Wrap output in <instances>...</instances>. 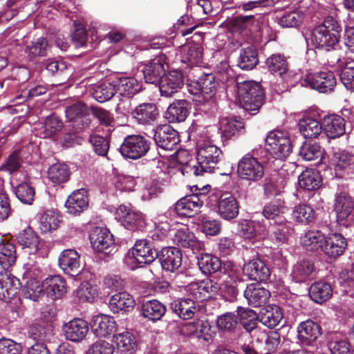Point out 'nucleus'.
<instances>
[{"instance_id":"nucleus-1","label":"nucleus","mask_w":354,"mask_h":354,"mask_svg":"<svg viewBox=\"0 0 354 354\" xmlns=\"http://www.w3.org/2000/svg\"><path fill=\"white\" fill-rule=\"evenodd\" d=\"M35 289L33 288V283H28L26 290H24L26 298L33 301L39 302L44 301L45 295H41L42 290L46 293V297H50L53 301L61 299L67 292V286L65 279L60 275L48 276L41 282V288L39 282H35Z\"/></svg>"},{"instance_id":"nucleus-2","label":"nucleus","mask_w":354,"mask_h":354,"mask_svg":"<svg viewBox=\"0 0 354 354\" xmlns=\"http://www.w3.org/2000/svg\"><path fill=\"white\" fill-rule=\"evenodd\" d=\"M341 31L342 28L337 21L328 16L312 30L309 39L315 48L329 51L335 49L338 44Z\"/></svg>"},{"instance_id":"nucleus-3","label":"nucleus","mask_w":354,"mask_h":354,"mask_svg":"<svg viewBox=\"0 0 354 354\" xmlns=\"http://www.w3.org/2000/svg\"><path fill=\"white\" fill-rule=\"evenodd\" d=\"M240 105L251 115L257 113L265 102V91L261 83L244 81L236 83Z\"/></svg>"},{"instance_id":"nucleus-4","label":"nucleus","mask_w":354,"mask_h":354,"mask_svg":"<svg viewBox=\"0 0 354 354\" xmlns=\"http://www.w3.org/2000/svg\"><path fill=\"white\" fill-rule=\"evenodd\" d=\"M223 153L217 146L212 144H203L197 149V164L200 165L201 171L220 176L227 175L231 169L225 171L222 167Z\"/></svg>"},{"instance_id":"nucleus-5","label":"nucleus","mask_w":354,"mask_h":354,"mask_svg":"<svg viewBox=\"0 0 354 354\" xmlns=\"http://www.w3.org/2000/svg\"><path fill=\"white\" fill-rule=\"evenodd\" d=\"M333 207L339 230L342 231V228L348 230L354 224L353 198L346 192H340L335 196Z\"/></svg>"},{"instance_id":"nucleus-6","label":"nucleus","mask_w":354,"mask_h":354,"mask_svg":"<svg viewBox=\"0 0 354 354\" xmlns=\"http://www.w3.org/2000/svg\"><path fill=\"white\" fill-rule=\"evenodd\" d=\"M266 147L275 159H285L292 153L293 145L286 132L275 130L268 135Z\"/></svg>"},{"instance_id":"nucleus-7","label":"nucleus","mask_w":354,"mask_h":354,"mask_svg":"<svg viewBox=\"0 0 354 354\" xmlns=\"http://www.w3.org/2000/svg\"><path fill=\"white\" fill-rule=\"evenodd\" d=\"M217 277L223 278V286H225L223 299L230 302L236 301L238 295L236 283L239 280L238 269L236 265L230 261L221 262V268H219Z\"/></svg>"},{"instance_id":"nucleus-8","label":"nucleus","mask_w":354,"mask_h":354,"mask_svg":"<svg viewBox=\"0 0 354 354\" xmlns=\"http://www.w3.org/2000/svg\"><path fill=\"white\" fill-rule=\"evenodd\" d=\"M151 141L140 135H129L120 147L121 155L128 159L137 160L145 156L149 151Z\"/></svg>"},{"instance_id":"nucleus-9","label":"nucleus","mask_w":354,"mask_h":354,"mask_svg":"<svg viewBox=\"0 0 354 354\" xmlns=\"http://www.w3.org/2000/svg\"><path fill=\"white\" fill-rule=\"evenodd\" d=\"M238 176L243 180L257 183L264 175V168L258 159L248 153L241 158L237 165Z\"/></svg>"},{"instance_id":"nucleus-10","label":"nucleus","mask_w":354,"mask_h":354,"mask_svg":"<svg viewBox=\"0 0 354 354\" xmlns=\"http://www.w3.org/2000/svg\"><path fill=\"white\" fill-rule=\"evenodd\" d=\"M195 188L196 193L187 195L178 200L175 205L176 214L181 217H192L200 212L207 196L205 193L200 192L196 185L192 187Z\"/></svg>"},{"instance_id":"nucleus-11","label":"nucleus","mask_w":354,"mask_h":354,"mask_svg":"<svg viewBox=\"0 0 354 354\" xmlns=\"http://www.w3.org/2000/svg\"><path fill=\"white\" fill-rule=\"evenodd\" d=\"M160 247L153 240L139 239L135 242L132 248V254L138 263L150 264L158 257Z\"/></svg>"},{"instance_id":"nucleus-12","label":"nucleus","mask_w":354,"mask_h":354,"mask_svg":"<svg viewBox=\"0 0 354 354\" xmlns=\"http://www.w3.org/2000/svg\"><path fill=\"white\" fill-rule=\"evenodd\" d=\"M210 201L214 198L217 214L225 221L236 218L239 214V205L236 198L231 194H222L218 197L212 194L209 197Z\"/></svg>"},{"instance_id":"nucleus-13","label":"nucleus","mask_w":354,"mask_h":354,"mask_svg":"<svg viewBox=\"0 0 354 354\" xmlns=\"http://www.w3.org/2000/svg\"><path fill=\"white\" fill-rule=\"evenodd\" d=\"M303 84L319 93H325L333 91L337 82L333 72L319 71L306 75Z\"/></svg>"},{"instance_id":"nucleus-14","label":"nucleus","mask_w":354,"mask_h":354,"mask_svg":"<svg viewBox=\"0 0 354 354\" xmlns=\"http://www.w3.org/2000/svg\"><path fill=\"white\" fill-rule=\"evenodd\" d=\"M89 240L97 252L109 254L115 248L113 236L107 228L94 227L89 234Z\"/></svg>"},{"instance_id":"nucleus-15","label":"nucleus","mask_w":354,"mask_h":354,"mask_svg":"<svg viewBox=\"0 0 354 354\" xmlns=\"http://www.w3.org/2000/svg\"><path fill=\"white\" fill-rule=\"evenodd\" d=\"M167 57L160 53L142 65V72L145 82L157 85L166 73Z\"/></svg>"},{"instance_id":"nucleus-16","label":"nucleus","mask_w":354,"mask_h":354,"mask_svg":"<svg viewBox=\"0 0 354 354\" xmlns=\"http://www.w3.org/2000/svg\"><path fill=\"white\" fill-rule=\"evenodd\" d=\"M66 117L73 122V128L76 131L82 130L89 127L91 120L87 105L83 102L78 101L65 109Z\"/></svg>"},{"instance_id":"nucleus-17","label":"nucleus","mask_w":354,"mask_h":354,"mask_svg":"<svg viewBox=\"0 0 354 354\" xmlns=\"http://www.w3.org/2000/svg\"><path fill=\"white\" fill-rule=\"evenodd\" d=\"M89 326L92 333L99 338L111 336L116 331L118 326L113 317L103 313L92 316Z\"/></svg>"},{"instance_id":"nucleus-18","label":"nucleus","mask_w":354,"mask_h":354,"mask_svg":"<svg viewBox=\"0 0 354 354\" xmlns=\"http://www.w3.org/2000/svg\"><path fill=\"white\" fill-rule=\"evenodd\" d=\"M153 140L157 146L165 150H178L180 141L178 133L170 125L165 124L156 128Z\"/></svg>"},{"instance_id":"nucleus-19","label":"nucleus","mask_w":354,"mask_h":354,"mask_svg":"<svg viewBox=\"0 0 354 354\" xmlns=\"http://www.w3.org/2000/svg\"><path fill=\"white\" fill-rule=\"evenodd\" d=\"M161 96L171 97L184 85V75L180 70H173L162 76L158 84Z\"/></svg>"},{"instance_id":"nucleus-20","label":"nucleus","mask_w":354,"mask_h":354,"mask_svg":"<svg viewBox=\"0 0 354 354\" xmlns=\"http://www.w3.org/2000/svg\"><path fill=\"white\" fill-rule=\"evenodd\" d=\"M344 229L339 232H331L326 236L324 234L323 252L330 258L340 257L347 247V241L343 234Z\"/></svg>"},{"instance_id":"nucleus-21","label":"nucleus","mask_w":354,"mask_h":354,"mask_svg":"<svg viewBox=\"0 0 354 354\" xmlns=\"http://www.w3.org/2000/svg\"><path fill=\"white\" fill-rule=\"evenodd\" d=\"M115 215L122 225L129 230H141L145 226L142 214L132 211L124 205H120L117 208Z\"/></svg>"},{"instance_id":"nucleus-22","label":"nucleus","mask_w":354,"mask_h":354,"mask_svg":"<svg viewBox=\"0 0 354 354\" xmlns=\"http://www.w3.org/2000/svg\"><path fill=\"white\" fill-rule=\"evenodd\" d=\"M162 270L174 272L182 264L183 254L181 250L176 247H162L157 257Z\"/></svg>"},{"instance_id":"nucleus-23","label":"nucleus","mask_w":354,"mask_h":354,"mask_svg":"<svg viewBox=\"0 0 354 354\" xmlns=\"http://www.w3.org/2000/svg\"><path fill=\"white\" fill-rule=\"evenodd\" d=\"M321 326L311 319L302 322L297 327V343L301 346L313 345L321 335Z\"/></svg>"},{"instance_id":"nucleus-24","label":"nucleus","mask_w":354,"mask_h":354,"mask_svg":"<svg viewBox=\"0 0 354 354\" xmlns=\"http://www.w3.org/2000/svg\"><path fill=\"white\" fill-rule=\"evenodd\" d=\"M88 190L82 188L73 191L67 198L65 207L68 214L74 216L80 215L88 207Z\"/></svg>"},{"instance_id":"nucleus-25","label":"nucleus","mask_w":354,"mask_h":354,"mask_svg":"<svg viewBox=\"0 0 354 354\" xmlns=\"http://www.w3.org/2000/svg\"><path fill=\"white\" fill-rule=\"evenodd\" d=\"M187 288L196 301H202L210 298L211 294L216 292L220 288L217 282L206 279L199 282H192Z\"/></svg>"},{"instance_id":"nucleus-26","label":"nucleus","mask_w":354,"mask_h":354,"mask_svg":"<svg viewBox=\"0 0 354 354\" xmlns=\"http://www.w3.org/2000/svg\"><path fill=\"white\" fill-rule=\"evenodd\" d=\"M62 330L66 339L73 342H80L88 333V324L83 319L74 318L65 323Z\"/></svg>"},{"instance_id":"nucleus-27","label":"nucleus","mask_w":354,"mask_h":354,"mask_svg":"<svg viewBox=\"0 0 354 354\" xmlns=\"http://www.w3.org/2000/svg\"><path fill=\"white\" fill-rule=\"evenodd\" d=\"M243 272L250 279L266 282L270 277V271L265 262L260 259H253L243 266Z\"/></svg>"},{"instance_id":"nucleus-28","label":"nucleus","mask_w":354,"mask_h":354,"mask_svg":"<svg viewBox=\"0 0 354 354\" xmlns=\"http://www.w3.org/2000/svg\"><path fill=\"white\" fill-rule=\"evenodd\" d=\"M219 131L223 142L238 137L245 132V124L240 117L225 118L220 122Z\"/></svg>"},{"instance_id":"nucleus-29","label":"nucleus","mask_w":354,"mask_h":354,"mask_svg":"<svg viewBox=\"0 0 354 354\" xmlns=\"http://www.w3.org/2000/svg\"><path fill=\"white\" fill-rule=\"evenodd\" d=\"M80 256L73 249L64 250L59 255L58 262L59 267L68 275L77 276L80 272Z\"/></svg>"},{"instance_id":"nucleus-30","label":"nucleus","mask_w":354,"mask_h":354,"mask_svg":"<svg viewBox=\"0 0 354 354\" xmlns=\"http://www.w3.org/2000/svg\"><path fill=\"white\" fill-rule=\"evenodd\" d=\"M345 120L337 114L326 115L322 119L323 132L329 139H335L345 133Z\"/></svg>"},{"instance_id":"nucleus-31","label":"nucleus","mask_w":354,"mask_h":354,"mask_svg":"<svg viewBox=\"0 0 354 354\" xmlns=\"http://www.w3.org/2000/svg\"><path fill=\"white\" fill-rule=\"evenodd\" d=\"M244 297L250 306L259 308L263 306L268 301L270 292L268 290L261 287L260 283H251L246 287Z\"/></svg>"},{"instance_id":"nucleus-32","label":"nucleus","mask_w":354,"mask_h":354,"mask_svg":"<svg viewBox=\"0 0 354 354\" xmlns=\"http://www.w3.org/2000/svg\"><path fill=\"white\" fill-rule=\"evenodd\" d=\"M192 104L186 100H176L170 104L166 111V118L169 122H184L189 115Z\"/></svg>"},{"instance_id":"nucleus-33","label":"nucleus","mask_w":354,"mask_h":354,"mask_svg":"<svg viewBox=\"0 0 354 354\" xmlns=\"http://www.w3.org/2000/svg\"><path fill=\"white\" fill-rule=\"evenodd\" d=\"M157 106L153 103H142L135 107L132 111L133 118L138 124L150 125L158 118Z\"/></svg>"},{"instance_id":"nucleus-34","label":"nucleus","mask_w":354,"mask_h":354,"mask_svg":"<svg viewBox=\"0 0 354 354\" xmlns=\"http://www.w3.org/2000/svg\"><path fill=\"white\" fill-rule=\"evenodd\" d=\"M317 275L315 263L310 260H301L292 267L291 277L297 283H303L313 279Z\"/></svg>"},{"instance_id":"nucleus-35","label":"nucleus","mask_w":354,"mask_h":354,"mask_svg":"<svg viewBox=\"0 0 354 354\" xmlns=\"http://www.w3.org/2000/svg\"><path fill=\"white\" fill-rule=\"evenodd\" d=\"M113 339L118 354H136L138 342L131 332L124 331L113 335Z\"/></svg>"},{"instance_id":"nucleus-36","label":"nucleus","mask_w":354,"mask_h":354,"mask_svg":"<svg viewBox=\"0 0 354 354\" xmlns=\"http://www.w3.org/2000/svg\"><path fill=\"white\" fill-rule=\"evenodd\" d=\"M288 210L283 200L277 199L266 203L262 209L263 216L268 219L274 221V223L286 222L284 214Z\"/></svg>"},{"instance_id":"nucleus-37","label":"nucleus","mask_w":354,"mask_h":354,"mask_svg":"<svg viewBox=\"0 0 354 354\" xmlns=\"http://www.w3.org/2000/svg\"><path fill=\"white\" fill-rule=\"evenodd\" d=\"M173 243L178 247L190 249L193 252L198 250L201 247V242L196 239L194 234L187 227L178 230L173 236Z\"/></svg>"},{"instance_id":"nucleus-38","label":"nucleus","mask_w":354,"mask_h":354,"mask_svg":"<svg viewBox=\"0 0 354 354\" xmlns=\"http://www.w3.org/2000/svg\"><path fill=\"white\" fill-rule=\"evenodd\" d=\"M116 93L127 98H132L141 90L140 83L133 77H121L114 80Z\"/></svg>"},{"instance_id":"nucleus-39","label":"nucleus","mask_w":354,"mask_h":354,"mask_svg":"<svg viewBox=\"0 0 354 354\" xmlns=\"http://www.w3.org/2000/svg\"><path fill=\"white\" fill-rule=\"evenodd\" d=\"M300 187L306 191H315L322 183V178L319 172L315 169H306L298 177Z\"/></svg>"},{"instance_id":"nucleus-40","label":"nucleus","mask_w":354,"mask_h":354,"mask_svg":"<svg viewBox=\"0 0 354 354\" xmlns=\"http://www.w3.org/2000/svg\"><path fill=\"white\" fill-rule=\"evenodd\" d=\"M194 84L196 89L198 92L208 95L209 98L216 94L219 86V83L213 73H203Z\"/></svg>"},{"instance_id":"nucleus-41","label":"nucleus","mask_w":354,"mask_h":354,"mask_svg":"<svg viewBox=\"0 0 354 354\" xmlns=\"http://www.w3.org/2000/svg\"><path fill=\"white\" fill-rule=\"evenodd\" d=\"M198 266L201 271L205 275H218L219 268H221V259L211 254H201L198 257Z\"/></svg>"},{"instance_id":"nucleus-42","label":"nucleus","mask_w":354,"mask_h":354,"mask_svg":"<svg viewBox=\"0 0 354 354\" xmlns=\"http://www.w3.org/2000/svg\"><path fill=\"white\" fill-rule=\"evenodd\" d=\"M259 63L257 50L252 46L240 50L237 66L242 70L250 71L256 67Z\"/></svg>"},{"instance_id":"nucleus-43","label":"nucleus","mask_w":354,"mask_h":354,"mask_svg":"<svg viewBox=\"0 0 354 354\" xmlns=\"http://www.w3.org/2000/svg\"><path fill=\"white\" fill-rule=\"evenodd\" d=\"M324 234L319 230H308L301 237L303 246L309 251H323Z\"/></svg>"},{"instance_id":"nucleus-44","label":"nucleus","mask_w":354,"mask_h":354,"mask_svg":"<svg viewBox=\"0 0 354 354\" xmlns=\"http://www.w3.org/2000/svg\"><path fill=\"white\" fill-rule=\"evenodd\" d=\"M16 239L23 249L29 250V253H34L37 250L39 243V236L30 227H27L17 234Z\"/></svg>"},{"instance_id":"nucleus-45","label":"nucleus","mask_w":354,"mask_h":354,"mask_svg":"<svg viewBox=\"0 0 354 354\" xmlns=\"http://www.w3.org/2000/svg\"><path fill=\"white\" fill-rule=\"evenodd\" d=\"M298 126L300 133L306 138H317L323 131L322 122L310 117L300 120Z\"/></svg>"},{"instance_id":"nucleus-46","label":"nucleus","mask_w":354,"mask_h":354,"mask_svg":"<svg viewBox=\"0 0 354 354\" xmlns=\"http://www.w3.org/2000/svg\"><path fill=\"white\" fill-rule=\"evenodd\" d=\"M203 47L200 43H189L185 47L183 62L190 66H199L203 63Z\"/></svg>"},{"instance_id":"nucleus-47","label":"nucleus","mask_w":354,"mask_h":354,"mask_svg":"<svg viewBox=\"0 0 354 354\" xmlns=\"http://www.w3.org/2000/svg\"><path fill=\"white\" fill-rule=\"evenodd\" d=\"M116 93L114 80L112 82H103L92 88V95L99 102L110 100Z\"/></svg>"},{"instance_id":"nucleus-48","label":"nucleus","mask_w":354,"mask_h":354,"mask_svg":"<svg viewBox=\"0 0 354 354\" xmlns=\"http://www.w3.org/2000/svg\"><path fill=\"white\" fill-rule=\"evenodd\" d=\"M332 295V287L330 283L326 282H315L309 288V296L317 303L322 304L330 298Z\"/></svg>"},{"instance_id":"nucleus-49","label":"nucleus","mask_w":354,"mask_h":354,"mask_svg":"<svg viewBox=\"0 0 354 354\" xmlns=\"http://www.w3.org/2000/svg\"><path fill=\"white\" fill-rule=\"evenodd\" d=\"M292 216L295 221L302 225H309L315 221V209L306 203H299L296 205Z\"/></svg>"},{"instance_id":"nucleus-50","label":"nucleus","mask_w":354,"mask_h":354,"mask_svg":"<svg viewBox=\"0 0 354 354\" xmlns=\"http://www.w3.org/2000/svg\"><path fill=\"white\" fill-rule=\"evenodd\" d=\"M62 119L55 113L47 116L42 124L41 133L44 138H51L57 136L63 129Z\"/></svg>"},{"instance_id":"nucleus-51","label":"nucleus","mask_w":354,"mask_h":354,"mask_svg":"<svg viewBox=\"0 0 354 354\" xmlns=\"http://www.w3.org/2000/svg\"><path fill=\"white\" fill-rule=\"evenodd\" d=\"M189 326L192 327V332L196 337L206 342L212 339L216 334L214 328L207 319L193 321L189 324Z\"/></svg>"},{"instance_id":"nucleus-52","label":"nucleus","mask_w":354,"mask_h":354,"mask_svg":"<svg viewBox=\"0 0 354 354\" xmlns=\"http://www.w3.org/2000/svg\"><path fill=\"white\" fill-rule=\"evenodd\" d=\"M266 68L272 74L282 75L288 71V62L282 54H273L266 60Z\"/></svg>"},{"instance_id":"nucleus-53","label":"nucleus","mask_w":354,"mask_h":354,"mask_svg":"<svg viewBox=\"0 0 354 354\" xmlns=\"http://www.w3.org/2000/svg\"><path fill=\"white\" fill-rule=\"evenodd\" d=\"M19 290V281L14 276L1 274L0 276V295L5 299L12 298Z\"/></svg>"},{"instance_id":"nucleus-54","label":"nucleus","mask_w":354,"mask_h":354,"mask_svg":"<svg viewBox=\"0 0 354 354\" xmlns=\"http://www.w3.org/2000/svg\"><path fill=\"white\" fill-rule=\"evenodd\" d=\"M71 171L67 165L55 163L48 169V178L54 184H61L68 180Z\"/></svg>"},{"instance_id":"nucleus-55","label":"nucleus","mask_w":354,"mask_h":354,"mask_svg":"<svg viewBox=\"0 0 354 354\" xmlns=\"http://www.w3.org/2000/svg\"><path fill=\"white\" fill-rule=\"evenodd\" d=\"M323 150L320 145L313 140L304 142L299 151V156L306 161L321 160Z\"/></svg>"},{"instance_id":"nucleus-56","label":"nucleus","mask_w":354,"mask_h":354,"mask_svg":"<svg viewBox=\"0 0 354 354\" xmlns=\"http://www.w3.org/2000/svg\"><path fill=\"white\" fill-rule=\"evenodd\" d=\"M352 155L345 150L335 151L330 158V163L333 166L337 176H341L342 173L349 167L352 161Z\"/></svg>"},{"instance_id":"nucleus-57","label":"nucleus","mask_w":354,"mask_h":354,"mask_svg":"<svg viewBox=\"0 0 354 354\" xmlns=\"http://www.w3.org/2000/svg\"><path fill=\"white\" fill-rule=\"evenodd\" d=\"M14 192L21 203L28 205L33 203L35 196V189L30 183L24 181L19 183L14 188Z\"/></svg>"},{"instance_id":"nucleus-58","label":"nucleus","mask_w":354,"mask_h":354,"mask_svg":"<svg viewBox=\"0 0 354 354\" xmlns=\"http://www.w3.org/2000/svg\"><path fill=\"white\" fill-rule=\"evenodd\" d=\"M135 304V300L130 294L121 291L113 295L110 298L109 306L111 310H125L133 308Z\"/></svg>"},{"instance_id":"nucleus-59","label":"nucleus","mask_w":354,"mask_h":354,"mask_svg":"<svg viewBox=\"0 0 354 354\" xmlns=\"http://www.w3.org/2000/svg\"><path fill=\"white\" fill-rule=\"evenodd\" d=\"M285 178L277 176H273L267 179L263 184L264 194L267 198H272L281 194L286 186Z\"/></svg>"},{"instance_id":"nucleus-60","label":"nucleus","mask_w":354,"mask_h":354,"mask_svg":"<svg viewBox=\"0 0 354 354\" xmlns=\"http://www.w3.org/2000/svg\"><path fill=\"white\" fill-rule=\"evenodd\" d=\"M30 77L27 68H19L15 71L14 77L3 79L4 88L7 91H13L17 89L21 84L26 82Z\"/></svg>"},{"instance_id":"nucleus-61","label":"nucleus","mask_w":354,"mask_h":354,"mask_svg":"<svg viewBox=\"0 0 354 354\" xmlns=\"http://www.w3.org/2000/svg\"><path fill=\"white\" fill-rule=\"evenodd\" d=\"M288 232L286 222L274 223L268 230L270 239L277 245L282 244L288 240Z\"/></svg>"},{"instance_id":"nucleus-62","label":"nucleus","mask_w":354,"mask_h":354,"mask_svg":"<svg viewBox=\"0 0 354 354\" xmlns=\"http://www.w3.org/2000/svg\"><path fill=\"white\" fill-rule=\"evenodd\" d=\"M16 248L12 243L7 242L0 245V265L9 268L16 261Z\"/></svg>"},{"instance_id":"nucleus-63","label":"nucleus","mask_w":354,"mask_h":354,"mask_svg":"<svg viewBox=\"0 0 354 354\" xmlns=\"http://www.w3.org/2000/svg\"><path fill=\"white\" fill-rule=\"evenodd\" d=\"M49 48L46 38L39 37L35 41H32L30 45H28L25 52L32 57H44L47 55Z\"/></svg>"},{"instance_id":"nucleus-64","label":"nucleus","mask_w":354,"mask_h":354,"mask_svg":"<svg viewBox=\"0 0 354 354\" xmlns=\"http://www.w3.org/2000/svg\"><path fill=\"white\" fill-rule=\"evenodd\" d=\"M339 78L347 90L354 91V61L345 64L340 71Z\"/></svg>"}]
</instances>
